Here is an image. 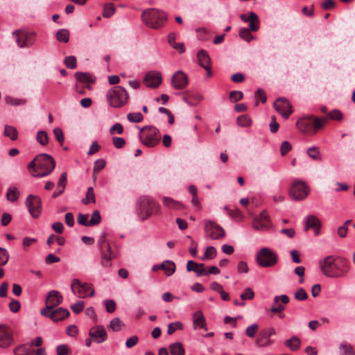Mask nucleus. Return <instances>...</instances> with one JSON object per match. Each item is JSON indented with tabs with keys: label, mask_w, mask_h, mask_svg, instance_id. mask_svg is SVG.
<instances>
[{
	"label": "nucleus",
	"mask_w": 355,
	"mask_h": 355,
	"mask_svg": "<svg viewBox=\"0 0 355 355\" xmlns=\"http://www.w3.org/2000/svg\"><path fill=\"white\" fill-rule=\"evenodd\" d=\"M346 263L345 259H336L333 256H327L320 261V268L325 276L338 277L341 275V267Z\"/></svg>",
	"instance_id": "f257e3e1"
},
{
	"label": "nucleus",
	"mask_w": 355,
	"mask_h": 355,
	"mask_svg": "<svg viewBox=\"0 0 355 355\" xmlns=\"http://www.w3.org/2000/svg\"><path fill=\"white\" fill-rule=\"evenodd\" d=\"M142 21L148 27L153 29L162 28L167 19L166 13L155 8L145 10L141 15Z\"/></svg>",
	"instance_id": "f03ea898"
},
{
	"label": "nucleus",
	"mask_w": 355,
	"mask_h": 355,
	"mask_svg": "<svg viewBox=\"0 0 355 355\" xmlns=\"http://www.w3.org/2000/svg\"><path fill=\"white\" fill-rule=\"evenodd\" d=\"M106 99L111 107L119 108L128 103L129 94L123 87L114 86L107 92Z\"/></svg>",
	"instance_id": "7ed1b4c3"
},
{
	"label": "nucleus",
	"mask_w": 355,
	"mask_h": 355,
	"mask_svg": "<svg viewBox=\"0 0 355 355\" xmlns=\"http://www.w3.org/2000/svg\"><path fill=\"white\" fill-rule=\"evenodd\" d=\"M97 244L101 256V264L104 268L111 267V261L116 258V254L112 250L110 243L106 239V233L105 232L99 237Z\"/></svg>",
	"instance_id": "20e7f679"
},
{
	"label": "nucleus",
	"mask_w": 355,
	"mask_h": 355,
	"mask_svg": "<svg viewBox=\"0 0 355 355\" xmlns=\"http://www.w3.org/2000/svg\"><path fill=\"white\" fill-rule=\"evenodd\" d=\"M139 137L140 141L148 148L156 146L161 139L159 130L152 125H146L140 128Z\"/></svg>",
	"instance_id": "39448f33"
},
{
	"label": "nucleus",
	"mask_w": 355,
	"mask_h": 355,
	"mask_svg": "<svg viewBox=\"0 0 355 355\" xmlns=\"http://www.w3.org/2000/svg\"><path fill=\"white\" fill-rule=\"evenodd\" d=\"M139 215L141 220H144L150 216L157 214L159 206L157 202L149 196H141L138 199Z\"/></svg>",
	"instance_id": "423d86ee"
},
{
	"label": "nucleus",
	"mask_w": 355,
	"mask_h": 355,
	"mask_svg": "<svg viewBox=\"0 0 355 355\" xmlns=\"http://www.w3.org/2000/svg\"><path fill=\"white\" fill-rule=\"evenodd\" d=\"M39 173H33V176L42 178L49 175L55 168V162L52 156L42 153L36 156Z\"/></svg>",
	"instance_id": "0eeeda50"
},
{
	"label": "nucleus",
	"mask_w": 355,
	"mask_h": 355,
	"mask_svg": "<svg viewBox=\"0 0 355 355\" xmlns=\"http://www.w3.org/2000/svg\"><path fill=\"white\" fill-rule=\"evenodd\" d=\"M277 254L268 248H263L257 253L256 261L260 267H272L277 263Z\"/></svg>",
	"instance_id": "6e6552de"
},
{
	"label": "nucleus",
	"mask_w": 355,
	"mask_h": 355,
	"mask_svg": "<svg viewBox=\"0 0 355 355\" xmlns=\"http://www.w3.org/2000/svg\"><path fill=\"white\" fill-rule=\"evenodd\" d=\"M309 192V187L304 181L295 180L291 184L289 196L294 200H302L308 196Z\"/></svg>",
	"instance_id": "1a4fd4ad"
},
{
	"label": "nucleus",
	"mask_w": 355,
	"mask_h": 355,
	"mask_svg": "<svg viewBox=\"0 0 355 355\" xmlns=\"http://www.w3.org/2000/svg\"><path fill=\"white\" fill-rule=\"evenodd\" d=\"M12 35L20 48L31 46L35 41V33L21 30H17L13 32Z\"/></svg>",
	"instance_id": "9d476101"
},
{
	"label": "nucleus",
	"mask_w": 355,
	"mask_h": 355,
	"mask_svg": "<svg viewBox=\"0 0 355 355\" xmlns=\"http://www.w3.org/2000/svg\"><path fill=\"white\" fill-rule=\"evenodd\" d=\"M26 205L33 218H37L40 216L42 209L40 197L32 194L29 195L26 198Z\"/></svg>",
	"instance_id": "9b49d317"
},
{
	"label": "nucleus",
	"mask_w": 355,
	"mask_h": 355,
	"mask_svg": "<svg viewBox=\"0 0 355 355\" xmlns=\"http://www.w3.org/2000/svg\"><path fill=\"white\" fill-rule=\"evenodd\" d=\"M71 290L74 295L80 298L85 297L89 290H91L89 296L94 295V290L91 288V286L87 283L82 284L78 279L72 280Z\"/></svg>",
	"instance_id": "f8f14e48"
},
{
	"label": "nucleus",
	"mask_w": 355,
	"mask_h": 355,
	"mask_svg": "<svg viewBox=\"0 0 355 355\" xmlns=\"http://www.w3.org/2000/svg\"><path fill=\"white\" fill-rule=\"evenodd\" d=\"M62 301L63 297L60 292L55 290L50 291L46 298V306L41 310L40 313L45 314L46 311L55 308L57 306L62 304Z\"/></svg>",
	"instance_id": "ddd939ff"
},
{
	"label": "nucleus",
	"mask_w": 355,
	"mask_h": 355,
	"mask_svg": "<svg viewBox=\"0 0 355 355\" xmlns=\"http://www.w3.org/2000/svg\"><path fill=\"white\" fill-rule=\"evenodd\" d=\"M275 334V330L272 327L261 330L255 341L256 345L259 347H266L271 345L274 341L270 337Z\"/></svg>",
	"instance_id": "4468645a"
},
{
	"label": "nucleus",
	"mask_w": 355,
	"mask_h": 355,
	"mask_svg": "<svg viewBox=\"0 0 355 355\" xmlns=\"http://www.w3.org/2000/svg\"><path fill=\"white\" fill-rule=\"evenodd\" d=\"M273 105L276 111L285 119H288L293 112L291 104L285 98H278Z\"/></svg>",
	"instance_id": "2eb2a0df"
},
{
	"label": "nucleus",
	"mask_w": 355,
	"mask_h": 355,
	"mask_svg": "<svg viewBox=\"0 0 355 355\" xmlns=\"http://www.w3.org/2000/svg\"><path fill=\"white\" fill-rule=\"evenodd\" d=\"M205 232L211 239H220L225 236L224 229L214 222H207L205 225Z\"/></svg>",
	"instance_id": "dca6fc26"
},
{
	"label": "nucleus",
	"mask_w": 355,
	"mask_h": 355,
	"mask_svg": "<svg viewBox=\"0 0 355 355\" xmlns=\"http://www.w3.org/2000/svg\"><path fill=\"white\" fill-rule=\"evenodd\" d=\"M42 315L49 318L53 322H59L69 317L70 313L68 309L62 307L53 308L46 311L45 314H41Z\"/></svg>",
	"instance_id": "f3484780"
},
{
	"label": "nucleus",
	"mask_w": 355,
	"mask_h": 355,
	"mask_svg": "<svg viewBox=\"0 0 355 355\" xmlns=\"http://www.w3.org/2000/svg\"><path fill=\"white\" fill-rule=\"evenodd\" d=\"M89 336L96 343H102L107 338V332L101 325L92 327L89 331Z\"/></svg>",
	"instance_id": "a211bd4d"
},
{
	"label": "nucleus",
	"mask_w": 355,
	"mask_h": 355,
	"mask_svg": "<svg viewBox=\"0 0 355 355\" xmlns=\"http://www.w3.org/2000/svg\"><path fill=\"white\" fill-rule=\"evenodd\" d=\"M171 83L176 89H182L188 85L187 76L182 71H176L172 76Z\"/></svg>",
	"instance_id": "6ab92c4d"
},
{
	"label": "nucleus",
	"mask_w": 355,
	"mask_h": 355,
	"mask_svg": "<svg viewBox=\"0 0 355 355\" xmlns=\"http://www.w3.org/2000/svg\"><path fill=\"white\" fill-rule=\"evenodd\" d=\"M241 19L244 22H249L250 29L252 32L257 31L260 28V20L258 15L254 12H250L248 15L241 14L240 15Z\"/></svg>",
	"instance_id": "aec40b11"
},
{
	"label": "nucleus",
	"mask_w": 355,
	"mask_h": 355,
	"mask_svg": "<svg viewBox=\"0 0 355 355\" xmlns=\"http://www.w3.org/2000/svg\"><path fill=\"white\" fill-rule=\"evenodd\" d=\"M162 78L159 72L150 71L146 73L144 82L148 87L157 88L162 83Z\"/></svg>",
	"instance_id": "412c9836"
},
{
	"label": "nucleus",
	"mask_w": 355,
	"mask_h": 355,
	"mask_svg": "<svg viewBox=\"0 0 355 355\" xmlns=\"http://www.w3.org/2000/svg\"><path fill=\"white\" fill-rule=\"evenodd\" d=\"M13 342L12 331L10 328L0 325V347L6 348L9 347Z\"/></svg>",
	"instance_id": "4be33fe9"
},
{
	"label": "nucleus",
	"mask_w": 355,
	"mask_h": 355,
	"mask_svg": "<svg viewBox=\"0 0 355 355\" xmlns=\"http://www.w3.org/2000/svg\"><path fill=\"white\" fill-rule=\"evenodd\" d=\"M321 227V222L320 219L314 215H309L306 218L305 220V231H308L309 229H313L315 231V235H318L320 233Z\"/></svg>",
	"instance_id": "5701e85b"
},
{
	"label": "nucleus",
	"mask_w": 355,
	"mask_h": 355,
	"mask_svg": "<svg viewBox=\"0 0 355 355\" xmlns=\"http://www.w3.org/2000/svg\"><path fill=\"white\" fill-rule=\"evenodd\" d=\"M296 125L300 131L303 133H313L311 116L298 120L296 123Z\"/></svg>",
	"instance_id": "b1692460"
},
{
	"label": "nucleus",
	"mask_w": 355,
	"mask_h": 355,
	"mask_svg": "<svg viewBox=\"0 0 355 355\" xmlns=\"http://www.w3.org/2000/svg\"><path fill=\"white\" fill-rule=\"evenodd\" d=\"M279 300L282 304H286L289 302V297L285 295L282 294L279 296H275L274 298L273 303L274 304H277L276 306H272L270 309L271 312L273 313H281L284 309L285 306L282 304H278Z\"/></svg>",
	"instance_id": "393cba45"
},
{
	"label": "nucleus",
	"mask_w": 355,
	"mask_h": 355,
	"mask_svg": "<svg viewBox=\"0 0 355 355\" xmlns=\"http://www.w3.org/2000/svg\"><path fill=\"white\" fill-rule=\"evenodd\" d=\"M193 325L194 329L200 328L207 330L205 318L202 311H198L193 313Z\"/></svg>",
	"instance_id": "a878e982"
},
{
	"label": "nucleus",
	"mask_w": 355,
	"mask_h": 355,
	"mask_svg": "<svg viewBox=\"0 0 355 355\" xmlns=\"http://www.w3.org/2000/svg\"><path fill=\"white\" fill-rule=\"evenodd\" d=\"M187 271H193L197 276H203L205 274V270L203 263H197L196 262L189 260L187 265Z\"/></svg>",
	"instance_id": "bb28decb"
},
{
	"label": "nucleus",
	"mask_w": 355,
	"mask_h": 355,
	"mask_svg": "<svg viewBox=\"0 0 355 355\" xmlns=\"http://www.w3.org/2000/svg\"><path fill=\"white\" fill-rule=\"evenodd\" d=\"M199 65L201 67H208L211 64V60L205 50H200L197 54Z\"/></svg>",
	"instance_id": "cd10ccee"
},
{
	"label": "nucleus",
	"mask_w": 355,
	"mask_h": 355,
	"mask_svg": "<svg viewBox=\"0 0 355 355\" xmlns=\"http://www.w3.org/2000/svg\"><path fill=\"white\" fill-rule=\"evenodd\" d=\"M163 204L164 206L173 209L180 210L184 207L183 205L180 202H178L169 197L163 198Z\"/></svg>",
	"instance_id": "c85d7f7f"
},
{
	"label": "nucleus",
	"mask_w": 355,
	"mask_h": 355,
	"mask_svg": "<svg viewBox=\"0 0 355 355\" xmlns=\"http://www.w3.org/2000/svg\"><path fill=\"white\" fill-rule=\"evenodd\" d=\"M301 345V340L297 336H293L290 339H287L284 341V345L288 347L292 351H297L300 349Z\"/></svg>",
	"instance_id": "c756f323"
},
{
	"label": "nucleus",
	"mask_w": 355,
	"mask_h": 355,
	"mask_svg": "<svg viewBox=\"0 0 355 355\" xmlns=\"http://www.w3.org/2000/svg\"><path fill=\"white\" fill-rule=\"evenodd\" d=\"M4 136L9 137L12 141H15L18 138V132L14 126L6 125L3 131Z\"/></svg>",
	"instance_id": "7c9ffc66"
},
{
	"label": "nucleus",
	"mask_w": 355,
	"mask_h": 355,
	"mask_svg": "<svg viewBox=\"0 0 355 355\" xmlns=\"http://www.w3.org/2000/svg\"><path fill=\"white\" fill-rule=\"evenodd\" d=\"M311 119L313 133L315 132L318 130L322 128L327 121V117L318 118L315 117L314 116H311Z\"/></svg>",
	"instance_id": "2f4dec72"
},
{
	"label": "nucleus",
	"mask_w": 355,
	"mask_h": 355,
	"mask_svg": "<svg viewBox=\"0 0 355 355\" xmlns=\"http://www.w3.org/2000/svg\"><path fill=\"white\" fill-rule=\"evenodd\" d=\"M171 355H184L185 350L180 343L171 344L169 346Z\"/></svg>",
	"instance_id": "473e14b6"
},
{
	"label": "nucleus",
	"mask_w": 355,
	"mask_h": 355,
	"mask_svg": "<svg viewBox=\"0 0 355 355\" xmlns=\"http://www.w3.org/2000/svg\"><path fill=\"white\" fill-rule=\"evenodd\" d=\"M82 203L83 205H88L89 203H95L96 202V198L95 194L94 192L93 187H90L87 189V191L86 192L85 198L82 199L81 200Z\"/></svg>",
	"instance_id": "72a5a7b5"
},
{
	"label": "nucleus",
	"mask_w": 355,
	"mask_h": 355,
	"mask_svg": "<svg viewBox=\"0 0 355 355\" xmlns=\"http://www.w3.org/2000/svg\"><path fill=\"white\" fill-rule=\"evenodd\" d=\"M252 31L249 28H241L239 31V35L241 38L247 42H250L254 39V37L251 34Z\"/></svg>",
	"instance_id": "f704fd0d"
},
{
	"label": "nucleus",
	"mask_w": 355,
	"mask_h": 355,
	"mask_svg": "<svg viewBox=\"0 0 355 355\" xmlns=\"http://www.w3.org/2000/svg\"><path fill=\"white\" fill-rule=\"evenodd\" d=\"M56 39L60 42L67 43L69 40V31L67 29L62 28L56 33Z\"/></svg>",
	"instance_id": "c9c22d12"
},
{
	"label": "nucleus",
	"mask_w": 355,
	"mask_h": 355,
	"mask_svg": "<svg viewBox=\"0 0 355 355\" xmlns=\"http://www.w3.org/2000/svg\"><path fill=\"white\" fill-rule=\"evenodd\" d=\"M340 355H354L353 347L350 344L343 343L339 347Z\"/></svg>",
	"instance_id": "e433bc0d"
},
{
	"label": "nucleus",
	"mask_w": 355,
	"mask_h": 355,
	"mask_svg": "<svg viewBox=\"0 0 355 355\" xmlns=\"http://www.w3.org/2000/svg\"><path fill=\"white\" fill-rule=\"evenodd\" d=\"M123 325V323L119 318H114L110 322V328L113 331H120Z\"/></svg>",
	"instance_id": "4c0bfd02"
},
{
	"label": "nucleus",
	"mask_w": 355,
	"mask_h": 355,
	"mask_svg": "<svg viewBox=\"0 0 355 355\" xmlns=\"http://www.w3.org/2000/svg\"><path fill=\"white\" fill-rule=\"evenodd\" d=\"M30 352V346L27 344L20 345L14 349L15 355H29Z\"/></svg>",
	"instance_id": "58836bf2"
},
{
	"label": "nucleus",
	"mask_w": 355,
	"mask_h": 355,
	"mask_svg": "<svg viewBox=\"0 0 355 355\" xmlns=\"http://www.w3.org/2000/svg\"><path fill=\"white\" fill-rule=\"evenodd\" d=\"M37 141L42 146H46L49 142L47 132L44 130H40L37 134Z\"/></svg>",
	"instance_id": "ea45409f"
},
{
	"label": "nucleus",
	"mask_w": 355,
	"mask_h": 355,
	"mask_svg": "<svg viewBox=\"0 0 355 355\" xmlns=\"http://www.w3.org/2000/svg\"><path fill=\"white\" fill-rule=\"evenodd\" d=\"M5 100L7 104L14 106L24 105L26 103L25 99L17 98L12 96H6Z\"/></svg>",
	"instance_id": "a19ab883"
},
{
	"label": "nucleus",
	"mask_w": 355,
	"mask_h": 355,
	"mask_svg": "<svg viewBox=\"0 0 355 355\" xmlns=\"http://www.w3.org/2000/svg\"><path fill=\"white\" fill-rule=\"evenodd\" d=\"M127 119L132 123H139L143 121L144 116L141 112H132L127 115Z\"/></svg>",
	"instance_id": "79ce46f5"
},
{
	"label": "nucleus",
	"mask_w": 355,
	"mask_h": 355,
	"mask_svg": "<svg viewBox=\"0 0 355 355\" xmlns=\"http://www.w3.org/2000/svg\"><path fill=\"white\" fill-rule=\"evenodd\" d=\"M251 123L252 120L248 115H241L237 118V124L241 127H248Z\"/></svg>",
	"instance_id": "37998d69"
},
{
	"label": "nucleus",
	"mask_w": 355,
	"mask_h": 355,
	"mask_svg": "<svg viewBox=\"0 0 355 355\" xmlns=\"http://www.w3.org/2000/svg\"><path fill=\"white\" fill-rule=\"evenodd\" d=\"M64 63L69 69H74L77 67V60L75 56H67L64 60Z\"/></svg>",
	"instance_id": "c03bdc74"
},
{
	"label": "nucleus",
	"mask_w": 355,
	"mask_h": 355,
	"mask_svg": "<svg viewBox=\"0 0 355 355\" xmlns=\"http://www.w3.org/2000/svg\"><path fill=\"white\" fill-rule=\"evenodd\" d=\"M115 12V7L113 3H105L103 8V17H111Z\"/></svg>",
	"instance_id": "a18cd8bd"
},
{
	"label": "nucleus",
	"mask_w": 355,
	"mask_h": 355,
	"mask_svg": "<svg viewBox=\"0 0 355 355\" xmlns=\"http://www.w3.org/2000/svg\"><path fill=\"white\" fill-rule=\"evenodd\" d=\"M75 77H76V80L80 83L92 82L90 75L87 73L76 72Z\"/></svg>",
	"instance_id": "49530a36"
},
{
	"label": "nucleus",
	"mask_w": 355,
	"mask_h": 355,
	"mask_svg": "<svg viewBox=\"0 0 355 355\" xmlns=\"http://www.w3.org/2000/svg\"><path fill=\"white\" fill-rule=\"evenodd\" d=\"M106 162L104 159H98L95 161L94 168H93V173L98 174L105 166Z\"/></svg>",
	"instance_id": "de8ad7c7"
},
{
	"label": "nucleus",
	"mask_w": 355,
	"mask_h": 355,
	"mask_svg": "<svg viewBox=\"0 0 355 355\" xmlns=\"http://www.w3.org/2000/svg\"><path fill=\"white\" fill-rule=\"evenodd\" d=\"M101 221V216L98 210H95L92 214L91 219L89 220V225L90 226L96 225Z\"/></svg>",
	"instance_id": "09e8293b"
},
{
	"label": "nucleus",
	"mask_w": 355,
	"mask_h": 355,
	"mask_svg": "<svg viewBox=\"0 0 355 355\" xmlns=\"http://www.w3.org/2000/svg\"><path fill=\"white\" fill-rule=\"evenodd\" d=\"M183 327L182 324L178 321L175 322H171L167 327V334L168 335L173 334L176 330L182 329Z\"/></svg>",
	"instance_id": "8fccbe9b"
},
{
	"label": "nucleus",
	"mask_w": 355,
	"mask_h": 355,
	"mask_svg": "<svg viewBox=\"0 0 355 355\" xmlns=\"http://www.w3.org/2000/svg\"><path fill=\"white\" fill-rule=\"evenodd\" d=\"M9 260V254L6 249L0 247V267L5 266Z\"/></svg>",
	"instance_id": "3c124183"
},
{
	"label": "nucleus",
	"mask_w": 355,
	"mask_h": 355,
	"mask_svg": "<svg viewBox=\"0 0 355 355\" xmlns=\"http://www.w3.org/2000/svg\"><path fill=\"white\" fill-rule=\"evenodd\" d=\"M294 295H295V298L299 301H304V300H307V298H308V294L303 288H298L295 291Z\"/></svg>",
	"instance_id": "603ef678"
},
{
	"label": "nucleus",
	"mask_w": 355,
	"mask_h": 355,
	"mask_svg": "<svg viewBox=\"0 0 355 355\" xmlns=\"http://www.w3.org/2000/svg\"><path fill=\"white\" fill-rule=\"evenodd\" d=\"M307 154L313 159H315V160L320 159V150H319L318 148H317V147L309 148L307 150Z\"/></svg>",
	"instance_id": "864d4df0"
},
{
	"label": "nucleus",
	"mask_w": 355,
	"mask_h": 355,
	"mask_svg": "<svg viewBox=\"0 0 355 355\" xmlns=\"http://www.w3.org/2000/svg\"><path fill=\"white\" fill-rule=\"evenodd\" d=\"M85 302L83 301H78L76 303L71 305V309L75 314H78L83 311Z\"/></svg>",
	"instance_id": "5fc2aeb1"
},
{
	"label": "nucleus",
	"mask_w": 355,
	"mask_h": 355,
	"mask_svg": "<svg viewBox=\"0 0 355 355\" xmlns=\"http://www.w3.org/2000/svg\"><path fill=\"white\" fill-rule=\"evenodd\" d=\"M53 134L55 139L59 142L60 146H62L64 140V133L61 128H55L53 129Z\"/></svg>",
	"instance_id": "6e6d98bb"
},
{
	"label": "nucleus",
	"mask_w": 355,
	"mask_h": 355,
	"mask_svg": "<svg viewBox=\"0 0 355 355\" xmlns=\"http://www.w3.org/2000/svg\"><path fill=\"white\" fill-rule=\"evenodd\" d=\"M175 270V264L173 261L168 260L167 266H165L164 273L166 276L172 275Z\"/></svg>",
	"instance_id": "4d7b16f0"
},
{
	"label": "nucleus",
	"mask_w": 355,
	"mask_h": 355,
	"mask_svg": "<svg viewBox=\"0 0 355 355\" xmlns=\"http://www.w3.org/2000/svg\"><path fill=\"white\" fill-rule=\"evenodd\" d=\"M67 174L66 172H64L61 174V175L58 180V182L57 184L58 189H62L63 190H64L66 188V186H67Z\"/></svg>",
	"instance_id": "13d9d810"
},
{
	"label": "nucleus",
	"mask_w": 355,
	"mask_h": 355,
	"mask_svg": "<svg viewBox=\"0 0 355 355\" xmlns=\"http://www.w3.org/2000/svg\"><path fill=\"white\" fill-rule=\"evenodd\" d=\"M241 298L242 300H252L254 297V293L250 288H246L244 292L241 294Z\"/></svg>",
	"instance_id": "bf43d9fd"
},
{
	"label": "nucleus",
	"mask_w": 355,
	"mask_h": 355,
	"mask_svg": "<svg viewBox=\"0 0 355 355\" xmlns=\"http://www.w3.org/2000/svg\"><path fill=\"white\" fill-rule=\"evenodd\" d=\"M243 97V92L241 91H232L230 93V99L232 102H237Z\"/></svg>",
	"instance_id": "052dcab7"
},
{
	"label": "nucleus",
	"mask_w": 355,
	"mask_h": 355,
	"mask_svg": "<svg viewBox=\"0 0 355 355\" xmlns=\"http://www.w3.org/2000/svg\"><path fill=\"white\" fill-rule=\"evenodd\" d=\"M254 96H255L257 101H258V100H259L262 103H265L266 102V100H267L266 94L264 92V91L261 88L258 89L257 90ZM257 103H258V102L256 103V104H257Z\"/></svg>",
	"instance_id": "680f3d73"
},
{
	"label": "nucleus",
	"mask_w": 355,
	"mask_h": 355,
	"mask_svg": "<svg viewBox=\"0 0 355 355\" xmlns=\"http://www.w3.org/2000/svg\"><path fill=\"white\" fill-rule=\"evenodd\" d=\"M258 325L257 324H252L248 327L245 330L246 335L250 338H254L258 329Z\"/></svg>",
	"instance_id": "e2e57ef3"
},
{
	"label": "nucleus",
	"mask_w": 355,
	"mask_h": 355,
	"mask_svg": "<svg viewBox=\"0 0 355 355\" xmlns=\"http://www.w3.org/2000/svg\"><path fill=\"white\" fill-rule=\"evenodd\" d=\"M327 116L329 119L336 121H340L343 117L342 112L338 110H334L328 113Z\"/></svg>",
	"instance_id": "0e129e2a"
},
{
	"label": "nucleus",
	"mask_w": 355,
	"mask_h": 355,
	"mask_svg": "<svg viewBox=\"0 0 355 355\" xmlns=\"http://www.w3.org/2000/svg\"><path fill=\"white\" fill-rule=\"evenodd\" d=\"M69 352V348L66 344L59 345L56 347L57 355H68Z\"/></svg>",
	"instance_id": "69168bd1"
},
{
	"label": "nucleus",
	"mask_w": 355,
	"mask_h": 355,
	"mask_svg": "<svg viewBox=\"0 0 355 355\" xmlns=\"http://www.w3.org/2000/svg\"><path fill=\"white\" fill-rule=\"evenodd\" d=\"M105 305L107 313H111L116 310V304L112 300H106L105 301Z\"/></svg>",
	"instance_id": "338daca9"
},
{
	"label": "nucleus",
	"mask_w": 355,
	"mask_h": 355,
	"mask_svg": "<svg viewBox=\"0 0 355 355\" xmlns=\"http://www.w3.org/2000/svg\"><path fill=\"white\" fill-rule=\"evenodd\" d=\"M6 197L8 200L12 202H15L18 198V193L16 189H9L7 193Z\"/></svg>",
	"instance_id": "774afa93"
}]
</instances>
